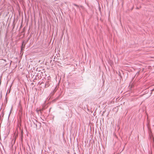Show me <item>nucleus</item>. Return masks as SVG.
<instances>
[{"mask_svg": "<svg viewBox=\"0 0 154 154\" xmlns=\"http://www.w3.org/2000/svg\"><path fill=\"white\" fill-rule=\"evenodd\" d=\"M149 154H152V153L150 154V153H149Z\"/></svg>", "mask_w": 154, "mask_h": 154, "instance_id": "0eeeda50", "label": "nucleus"}, {"mask_svg": "<svg viewBox=\"0 0 154 154\" xmlns=\"http://www.w3.org/2000/svg\"><path fill=\"white\" fill-rule=\"evenodd\" d=\"M4 115V114L3 113L2 114V117H3ZM1 116H2V115H1V116H0V120H2Z\"/></svg>", "mask_w": 154, "mask_h": 154, "instance_id": "39448f33", "label": "nucleus"}, {"mask_svg": "<svg viewBox=\"0 0 154 154\" xmlns=\"http://www.w3.org/2000/svg\"><path fill=\"white\" fill-rule=\"evenodd\" d=\"M50 85L49 82H46L45 84V87L46 88L48 87Z\"/></svg>", "mask_w": 154, "mask_h": 154, "instance_id": "7ed1b4c3", "label": "nucleus"}, {"mask_svg": "<svg viewBox=\"0 0 154 154\" xmlns=\"http://www.w3.org/2000/svg\"><path fill=\"white\" fill-rule=\"evenodd\" d=\"M24 43V42L23 41L22 42V44L21 46V51L23 50L24 49L25 43L23 45Z\"/></svg>", "mask_w": 154, "mask_h": 154, "instance_id": "f257e3e1", "label": "nucleus"}, {"mask_svg": "<svg viewBox=\"0 0 154 154\" xmlns=\"http://www.w3.org/2000/svg\"><path fill=\"white\" fill-rule=\"evenodd\" d=\"M57 87L56 86L55 88H54V90L53 92L51 93V96H52V95H53L54 94V93L56 92V91L57 90Z\"/></svg>", "mask_w": 154, "mask_h": 154, "instance_id": "f03ea898", "label": "nucleus"}, {"mask_svg": "<svg viewBox=\"0 0 154 154\" xmlns=\"http://www.w3.org/2000/svg\"><path fill=\"white\" fill-rule=\"evenodd\" d=\"M35 122H37V121L35 120V122H34V123L35 124V126H36V127H37V124H35Z\"/></svg>", "mask_w": 154, "mask_h": 154, "instance_id": "20e7f679", "label": "nucleus"}, {"mask_svg": "<svg viewBox=\"0 0 154 154\" xmlns=\"http://www.w3.org/2000/svg\"><path fill=\"white\" fill-rule=\"evenodd\" d=\"M73 5L74 6H77V7H78V6L76 4H73Z\"/></svg>", "mask_w": 154, "mask_h": 154, "instance_id": "423d86ee", "label": "nucleus"}]
</instances>
